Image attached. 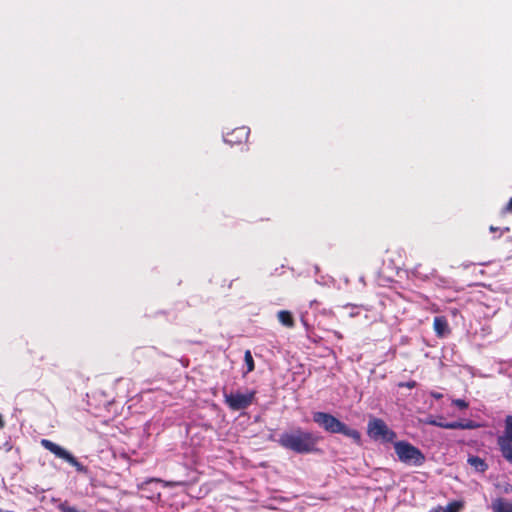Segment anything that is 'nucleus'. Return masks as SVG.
<instances>
[{"label": "nucleus", "mask_w": 512, "mask_h": 512, "mask_svg": "<svg viewBox=\"0 0 512 512\" xmlns=\"http://www.w3.org/2000/svg\"><path fill=\"white\" fill-rule=\"evenodd\" d=\"M318 442V436L301 428L282 433L278 440L283 448L298 454H309L317 451Z\"/></svg>", "instance_id": "obj_1"}, {"label": "nucleus", "mask_w": 512, "mask_h": 512, "mask_svg": "<svg viewBox=\"0 0 512 512\" xmlns=\"http://www.w3.org/2000/svg\"><path fill=\"white\" fill-rule=\"evenodd\" d=\"M313 421L329 433L343 434L353 439L356 443H360L361 441V435L356 429L349 428L346 424L342 423L340 420L329 413L314 412Z\"/></svg>", "instance_id": "obj_2"}, {"label": "nucleus", "mask_w": 512, "mask_h": 512, "mask_svg": "<svg viewBox=\"0 0 512 512\" xmlns=\"http://www.w3.org/2000/svg\"><path fill=\"white\" fill-rule=\"evenodd\" d=\"M394 450L398 459L410 466H422L426 460L422 451L407 441L395 442Z\"/></svg>", "instance_id": "obj_3"}, {"label": "nucleus", "mask_w": 512, "mask_h": 512, "mask_svg": "<svg viewBox=\"0 0 512 512\" xmlns=\"http://www.w3.org/2000/svg\"><path fill=\"white\" fill-rule=\"evenodd\" d=\"M256 391H247L246 393H224L225 403L234 411L248 408L255 400Z\"/></svg>", "instance_id": "obj_4"}, {"label": "nucleus", "mask_w": 512, "mask_h": 512, "mask_svg": "<svg viewBox=\"0 0 512 512\" xmlns=\"http://www.w3.org/2000/svg\"><path fill=\"white\" fill-rule=\"evenodd\" d=\"M40 443L45 449L53 453L56 457L65 460L70 465L75 467L77 471H85V467L71 453H69L61 446L57 445L56 443L48 439H42Z\"/></svg>", "instance_id": "obj_5"}, {"label": "nucleus", "mask_w": 512, "mask_h": 512, "mask_svg": "<svg viewBox=\"0 0 512 512\" xmlns=\"http://www.w3.org/2000/svg\"><path fill=\"white\" fill-rule=\"evenodd\" d=\"M502 456L512 463V416L505 419V428L503 434L497 439Z\"/></svg>", "instance_id": "obj_6"}, {"label": "nucleus", "mask_w": 512, "mask_h": 512, "mask_svg": "<svg viewBox=\"0 0 512 512\" xmlns=\"http://www.w3.org/2000/svg\"><path fill=\"white\" fill-rule=\"evenodd\" d=\"M368 434L374 439H383L385 441H393L396 433L388 428L381 419H373L368 423Z\"/></svg>", "instance_id": "obj_7"}, {"label": "nucleus", "mask_w": 512, "mask_h": 512, "mask_svg": "<svg viewBox=\"0 0 512 512\" xmlns=\"http://www.w3.org/2000/svg\"><path fill=\"white\" fill-rule=\"evenodd\" d=\"M249 132V128L244 126L239 127L235 129L232 133H229L226 136H224V141L231 145L241 143L242 141L248 138Z\"/></svg>", "instance_id": "obj_8"}, {"label": "nucleus", "mask_w": 512, "mask_h": 512, "mask_svg": "<svg viewBox=\"0 0 512 512\" xmlns=\"http://www.w3.org/2000/svg\"><path fill=\"white\" fill-rule=\"evenodd\" d=\"M433 327L436 335L440 338H443L450 333L448 321L444 316L435 317Z\"/></svg>", "instance_id": "obj_9"}, {"label": "nucleus", "mask_w": 512, "mask_h": 512, "mask_svg": "<svg viewBox=\"0 0 512 512\" xmlns=\"http://www.w3.org/2000/svg\"><path fill=\"white\" fill-rule=\"evenodd\" d=\"M491 509L493 512H512V503L504 498H497L492 501Z\"/></svg>", "instance_id": "obj_10"}, {"label": "nucleus", "mask_w": 512, "mask_h": 512, "mask_svg": "<svg viewBox=\"0 0 512 512\" xmlns=\"http://www.w3.org/2000/svg\"><path fill=\"white\" fill-rule=\"evenodd\" d=\"M476 427L477 425L471 420L453 421L444 425V429H474Z\"/></svg>", "instance_id": "obj_11"}, {"label": "nucleus", "mask_w": 512, "mask_h": 512, "mask_svg": "<svg viewBox=\"0 0 512 512\" xmlns=\"http://www.w3.org/2000/svg\"><path fill=\"white\" fill-rule=\"evenodd\" d=\"M468 463L474 467V469L478 472H485L488 468L487 464L483 459L478 456H471L468 458Z\"/></svg>", "instance_id": "obj_12"}, {"label": "nucleus", "mask_w": 512, "mask_h": 512, "mask_svg": "<svg viewBox=\"0 0 512 512\" xmlns=\"http://www.w3.org/2000/svg\"><path fill=\"white\" fill-rule=\"evenodd\" d=\"M278 320L281 324H283L286 327H293L294 326V319L292 314L289 311L282 310L278 312Z\"/></svg>", "instance_id": "obj_13"}, {"label": "nucleus", "mask_w": 512, "mask_h": 512, "mask_svg": "<svg viewBox=\"0 0 512 512\" xmlns=\"http://www.w3.org/2000/svg\"><path fill=\"white\" fill-rule=\"evenodd\" d=\"M244 361L247 366V372H251L254 370V360L250 350H246L244 354Z\"/></svg>", "instance_id": "obj_14"}, {"label": "nucleus", "mask_w": 512, "mask_h": 512, "mask_svg": "<svg viewBox=\"0 0 512 512\" xmlns=\"http://www.w3.org/2000/svg\"><path fill=\"white\" fill-rule=\"evenodd\" d=\"M462 508V503L460 502H451L444 509L443 512H459Z\"/></svg>", "instance_id": "obj_15"}, {"label": "nucleus", "mask_w": 512, "mask_h": 512, "mask_svg": "<svg viewBox=\"0 0 512 512\" xmlns=\"http://www.w3.org/2000/svg\"><path fill=\"white\" fill-rule=\"evenodd\" d=\"M425 423L428 425L444 428V425H447L448 422L438 421L434 417L430 416L425 420Z\"/></svg>", "instance_id": "obj_16"}, {"label": "nucleus", "mask_w": 512, "mask_h": 512, "mask_svg": "<svg viewBox=\"0 0 512 512\" xmlns=\"http://www.w3.org/2000/svg\"><path fill=\"white\" fill-rule=\"evenodd\" d=\"M58 509L60 512H80L75 507L69 506L67 502L59 504Z\"/></svg>", "instance_id": "obj_17"}, {"label": "nucleus", "mask_w": 512, "mask_h": 512, "mask_svg": "<svg viewBox=\"0 0 512 512\" xmlns=\"http://www.w3.org/2000/svg\"><path fill=\"white\" fill-rule=\"evenodd\" d=\"M452 403L460 409H466L468 407V403L463 399H455Z\"/></svg>", "instance_id": "obj_18"}, {"label": "nucleus", "mask_w": 512, "mask_h": 512, "mask_svg": "<svg viewBox=\"0 0 512 512\" xmlns=\"http://www.w3.org/2000/svg\"><path fill=\"white\" fill-rule=\"evenodd\" d=\"M506 212H512V198L509 200L508 204L505 207Z\"/></svg>", "instance_id": "obj_19"}, {"label": "nucleus", "mask_w": 512, "mask_h": 512, "mask_svg": "<svg viewBox=\"0 0 512 512\" xmlns=\"http://www.w3.org/2000/svg\"><path fill=\"white\" fill-rule=\"evenodd\" d=\"M415 385H416V383L414 381H411V382H408L405 384V386L408 388H413V387H415Z\"/></svg>", "instance_id": "obj_20"}, {"label": "nucleus", "mask_w": 512, "mask_h": 512, "mask_svg": "<svg viewBox=\"0 0 512 512\" xmlns=\"http://www.w3.org/2000/svg\"><path fill=\"white\" fill-rule=\"evenodd\" d=\"M432 396H433V397H435V398H437V399H439V398H441V397H442V395H441V394H439V393H432Z\"/></svg>", "instance_id": "obj_21"}, {"label": "nucleus", "mask_w": 512, "mask_h": 512, "mask_svg": "<svg viewBox=\"0 0 512 512\" xmlns=\"http://www.w3.org/2000/svg\"><path fill=\"white\" fill-rule=\"evenodd\" d=\"M496 230H497V228H496V227H494V226H491V227H490V231H491V232H494V231H496Z\"/></svg>", "instance_id": "obj_22"}, {"label": "nucleus", "mask_w": 512, "mask_h": 512, "mask_svg": "<svg viewBox=\"0 0 512 512\" xmlns=\"http://www.w3.org/2000/svg\"><path fill=\"white\" fill-rule=\"evenodd\" d=\"M335 334L337 335L338 338H341V335L338 332H336Z\"/></svg>", "instance_id": "obj_23"}, {"label": "nucleus", "mask_w": 512, "mask_h": 512, "mask_svg": "<svg viewBox=\"0 0 512 512\" xmlns=\"http://www.w3.org/2000/svg\"><path fill=\"white\" fill-rule=\"evenodd\" d=\"M0 512H8V511H4V510L0 509Z\"/></svg>", "instance_id": "obj_24"}]
</instances>
